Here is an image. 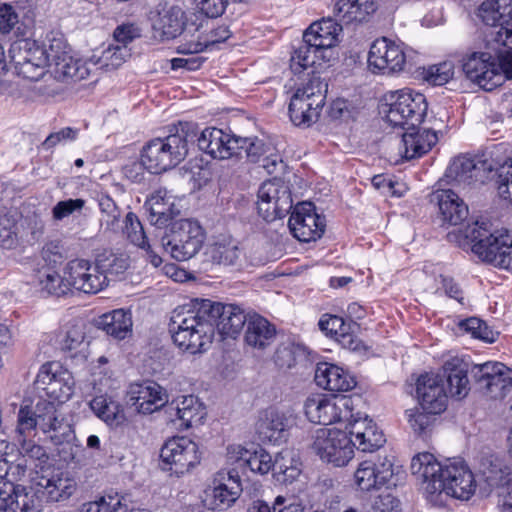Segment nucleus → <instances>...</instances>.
Masks as SVG:
<instances>
[{
  "mask_svg": "<svg viewBox=\"0 0 512 512\" xmlns=\"http://www.w3.org/2000/svg\"><path fill=\"white\" fill-rule=\"evenodd\" d=\"M149 212L148 219L156 227H164L174 218L179 211L175 208L173 197L167 190H158L153 193L145 203Z\"/></svg>",
  "mask_w": 512,
  "mask_h": 512,
  "instance_id": "30",
  "label": "nucleus"
},
{
  "mask_svg": "<svg viewBox=\"0 0 512 512\" xmlns=\"http://www.w3.org/2000/svg\"><path fill=\"white\" fill-rule=\"evenodd\" d=\"M465 238L474 254L495 267L512 271V234L508 231H492L486 221H476L468 226Z\"/></svg>",
  "mask_w": 512,
  "mask_h": 512,
  "instance_id": "6",
  "label": "nucleus"
},
{
  "mask_svg": "<svg viewBox=\"0 0 512 512\" xmlns=\"http://www.w3.org/2000/svg\"><path fill=\"white\" fill-rule=\"evenodd\" d=\"M195 140L198 148L214 159H229L237 154V136L216 127H207L198 133Z\"/></svg>",
  "mask_w": 512,
  "mask_h": 512,
  "instance_id": "22",
  "label": "nucleus"
},
{
  "mask_svg": "<svg viewBox=\"0 0 512 512\" xmlns=\"http://www.w3.org/2000/svg\"><path fill=\"white\" fill-rule=\"evenodd\" d=\"M245 464L252 472L264 475L273 471L274 460L268 452L259 449L249 454Z\"/></svg>",
  "mask_w": 512,
  "mask_h": 512,
  "instance_id": "57",
  "label": "nucleus"
},
{
  "mask_svg": "<svg viewBox=\"0 0 512 512\" xmlns=\"http://www.w3.org/2000/svg\"><path fill=\"white\" fill-rule=\"evenodd\" d=\"M124 498L118 496L102 497L99 501L89 504L86 512H125Z\"/></svg>",
  "mask_w": 512,
  "mask_h": 512,
  "instance_id": "63",
  "label": "nucleus"
},
{
  "mask_svg": "<svg viewBox=\"0 0 512 512\" xmlns=\"http://www.w3.org/2000/svg\"><path fill=\"white\" fill-rule=\"evenodd\" d=\"M244 330V342L254 349H265L276 337V328L265 317L251 313Z\"/></svg>",
  "mask_w": 512,
  "mask_h": 512,
  "instance_id": "28",
  "label": "nucleus"
},
{
  "mask_svg": "<svg viewBox=\"0 0 512 512\" xmlns=\"http://www.w3.org/2000/svg\"><path fill=\"white\" fill-rule=\"evenodd\" d=\"M35 385L53 403H64L73 395L74 380L71 373L64 370L58 362H48L41 366Z\"/></svg>",
  "mask_w": 512,
  "mask_h": 512,
  "instance_id": "14",
  "label": "nucleus"
},
{
  "mask_svg": "<svg viewBox=\"0 0 512 512\" xmlns=\"http://www.w3.org/2000/svg\"><path fill=\"white\" fill-rule=\"evenodd\" d=\"M96 63L85 61L72 56L70 53L64 55L60 61L53 66L54 77L58 80L80 81L87 78L91 72V66Z\"/></svg>",
  "mask_w": 512,
  "mask_h": 512,
  "instance_id": "39",
  "label": "nucleus"
},
{
  "mask_svg": "<svg viewBox=\"0 0 512 512\" xmlns=\"http://www.w3.org/2000/svg\"><path fill=\"white\" fill-rule=\"evenodd\" d=\"M204 240L205 232L196 221L181 219L161 238V246L177 261H186L199 252Z\"/></svg>",
  "mask_w": 512,
  "mask_h": 512,
  "instance_id": "9",
  "label": "nucleus"
},
{
  "mask_svg": "<svg viewBox=\"0 0 512 512\" xmlns=\"http://www.w3.org/2000/svg\"><path fill=\"white\" fill-rule=\"evenodd\" d=\"M394 475L393 464L390 460L362 461L354 473L357 486L363 491L379 489L388 484Z\"/></svg>",
  "mask_w": 512,
  "mask_h": 512,
  "instance_id": "26",
  "label": "nucleus"
},
{
  "mask_svg": "<svg viewBox=\"0 0 512 512\" xmlns=\"http://www.w3.org/2000/svg\"><path fill=\"white\" fill-rule=\"evenodd\" d=\"M438 137L435 131L430 129L407 130L402 135L400 151H403L406 159L421 157L431 150L437 143Z\"/></svg>",
  "mask_w": 512,
  "mask_h": 512,
  "instance_id": "32",
  "label": "nucleus"
},
{
  "mask_svg": "<svg viewBox=\"0 0 512 512\" xmlns=\"http://www.w3.org/2000/svg\"><path fill=\"white\" fill-rule=\"evenodd\" d=\"M454 76V65L450 61H444L432 65L423 71V79L434 86H442Z\"/></svg>",
  "mask_w": 512,
  "mask_h": 512,
  "instance_id": "54",
  "label": "nucleus"
},
{
  "mask_svg": "<svg viewBox=\"0 0 512 512\" xmlns=\"http://www.w3.org/2000/svg\"><path fill=\"white\" fill-rule=\"evenodd\" d=\"M185 26V13L179 6H171L159 13L153 28L163 39H174L179 36Z\"/></svg>",
  "mask_w": 512,
  "mask_h": 512,
  "instance_id": "41",
  "label": "nucleus"
},
{
  "mask_svg": "<svg viewBox=\"0 0 512 512\" xmlns=\"http://www.w3.org/2000/svg\"><path fill=\"white\" fill-rule=\"evenodd\" d=\"M18 244V226L7 218L0 219V246L4 249H13Z\"/></svg>",
  "mask_w": 512,
  "mask_h": 512,
  "instance_id": "61",
  "label": "nucleus"
},
{
  "mask_svg": "<svg viewBox=\"0 0 512 512\" xmlns=\"http://www.w3.org/2000/svg\"><path fill=\"white\" fill-rule=\"evenodd\" d=\"M124 224L123 233L126 235L127 239L135 246L146 251L148 259L154 267L160 266L162 264V258L151 248L137 215L133 212L127 213Z\"/></svg>",
  "mask_w": 512,
  "mask_h": 512,
  "instance_id": "43",
  "label": "nucleus"
},
{
  "mask_svg": "<svg viewBox=\"0 0 512 512\" xmlns=\"http://www.w3.org/2000/svg\"><path fill=\"white\" fill-rule=\"evenodd\" d=\"M37 429H39V426L36 409L32 410L29 406L20 407L17 414L14 440L18 441L20 438H32L36 435Z\"/></svg>",
  "mask_w": 512,
  "mask_h": 512,
  "instance_id": "50",
  "label": "nucleus"
},
{
  "mask_svg": "<svg viewBox=\"0 0 512 512\" xmlns=\"http://www.w3.org/2000/svg\"><path fill=\"white\" fill-rule=\"evenodd\" d=\"M69 290L73 287L84 293H98L107 286V276L99 269L98 263L85 259H74L65 268Z\"/></svg>",
  "mask_w": 512,
  "mask_h": 512,
  "instance_id": "18",
  "label": "nucleus"
},
{
  "mask_svg": "<svg viewBox=\"0 0 512 512\" xmlns=\"http://www.w3.org/2000/svg\"><path fill=\"white\" fill-rule=\"evenodd\" d=\"M449 391L452 396L465 397L469 391L468 364L453 358L444 364Z\"/></svg>",
  "mask_w": 512,
  "mask_h": 512,
  "instance_id": "44",
  "label": "nucleus"
},
{
  "mask_svg": "<svg viewBox=\"0 0 512 512\" xmlns=\"http://www.w3.org/2000/svg\"><path fill=\"white\" fill-rule=\"evenodd\" d=\"M478 17L489 26L503 28L512 20L510 0H486L478 8Z\"/></svg>",
  "mask_w": 512,
  "mask_h": 512,
  "instance_id": "38",
  "label": "nucleus"
},
{
  "mask_svg": "<svg viewBox=\"0 0 512 512\" xmlns=\"http://www.w3.org/2000/svg\"><path fill=\"white\" fill-rule=\"evenodd\" d=\"M483 176L484 164L465 156L456 157L445 171V177L449 182L464 185H471L478 181L482 182Z\"/></svg>",
  "mask_w": 512,
  "mask_h": 512,
  "instance_id": "29",
  "label": "nucleus"
},
{
  "mask_svg": "<svg viewBox=\"0 0 512 512\" xmlns=\"http://www.w3.org/2000/svg\"><path fill=\"white\" fill-rule=\"evenodd\" d=\"M497 182L500 197L512 202V158L500 166Z\"/></svg>",
  "mask_w": 512,
  "mask_h": 512,
  "instance_id": "62",
  "label": "nucleus"
},
{
  "mask_svg": "<svg viewBox=\"0 0 512 512\" xmlns=\"http://www.w3.org/2000/svg\"><path fill=\"white\" fill-rule=\"evenodd\" d=\"M462 69L468 79L487 91L504 82L502 74L496 72V58L488 52L468 55L463 59Z\"/></svg>",
  "mask_w": 512,
  "mask_h": 512,
  "instance_id": "20",
  "label": "nucleus"
},
{
  "mask_svg": "<svg viewBox=\"0 0 512 512\" xmlns=\"http://www.w3.org/2000/svg\"><path fill=\"white\" fill-rule=\"evenodd\" d=\"M510 374H512V370L507 367V372L500 371L478 385L481 389L494 394V396H504L508 392Z\"/></svg>",
  "mask_w": 512,
  "mask_h": 512,
  "instance_id": "59",
  "label": "nucleus"
},
{
  "mask_svg": "<svg viewBox=\"0 0 512 512\" xmlns=\"http://www.w3.org/2000/svg\"><path fill=\"white\" fill-rule=\"evenodd\" d=\"M35 409L39 430L49 434L53 444L72 445L77 440L72 425L60 417L52 401H39Z\"/></svg>",
  "mask_w": 512,
  "mask_h": 512,
  "instance_id": "17",
  "label": "nucleus"
},
{
  "mask_svg": "<svg viewBox=\"0 0 512 512\" xmlns=\"http://www.w3.org/2000/svg\"><path fill=\"white\" fill-rule=\"evenodd\" d=\"M173 412L181 422L180 425L186 429L202 424L206 416L204 405L194 395L183 396L180 401H173L168 407V413L172 415Z\"/></svg>",
  "mask_w": 512,
  "mask_h": 512,
  "instance_id": "33",
  "label": "nucleus"
},
{
  "mask_svg": "<svg viewBox=\"0 0 512 512\" xmlns=\"http://www.w3.org/2000/svg\"><path fill=\"white\" fill-rule=\"evenodd\" d=\"M214 488L211 494L209 503L210 509L225 510L229 508L240 496L242 492V485L231 483H221V481H214Z\"/></svg>",
  "mask_w": 512,
  "mask_h": 512,
  "instance_id": "46",
  "label": "nucleus"
},
{
  "mask_svg": "<svg viewBox=\"0 0 512 512\" xmlns=\"http://www.w3.org/2000/svg\"><path fill=\"white\" fill-rule=\"evenodd\" d=\"M412 474L423 479L427 499L435 504L444 503V496L469 500L476 491V480L462 460H448L441 464L428 452L415 455L411 460Z\"/></svg>",
  "mask_w": 512,
  "mask_h": 512,
  "instance_id": "2",
  "label": "nucleus"
},
{
  "mask_svg": "<svg viewBox=\"0 0 512 512\" xmlns=\"http://www.w3.org/2000/svg\"><path fill=\"white\" fill-rule=\"evenodd\" d=\"M295 425L296 416L291 410L268 408L259 417L256 429L263 441L281 444L287 441L290 430Z\"/></svg>",
  "mask_w": 512,
  "mask_h": 512,
  "instance_id": "19",
  "label": "nucleus"
},
{
  "mask_svg": "<svg viewBox=\"0 0 512 512\" xmlns=\"http://www.w3.org/2000/svg\"><path fill=\"white\" fill-rule=\"evenodd\" d=\"M212 326L223 337L236 338L244 329L251 313L235 304H223L206 299Z\"/></svg>",
  "mask_w": 512,
  "mask_h": 512,
  "instance_id": "21",
  "label": "nucleus"
},
{
  "mask_svg": "<svg viewBox=\"0 0 512 512\" xmlns=\"http://www.w3.org/2000/svg\"><path fill=\"white\" fill-rule=\"evenodd\" d=\"M442 221L449 225H458L468 216V206L454 191L441 190L436 195Z\"/></svg>",
  "mask_w": 512,
  "mask_h": 512,
  "instance_id": "36",
  "label": "nucleus"
},
{
  "mask_svg": "<svg viewBox=\"0 0 512 512\" xmlns=\"http://www.w3.org/2000/svg\"><path fill=\"white\" fill-rule=\"evenodd\" d=\"M206 299H196L173 310L169 332L174 344L184 352L196 354L206 351L214 337Z\"/></svg>",
  "mask_w": 512,
  "mask_h": 512,
  "instance_id": "3",
  "label": "nucleus"
},
{
  "mask_svg": "<svg viewBox=\"0 0 512 512\" xmlns=\"http://www.w3.org/2000/svg\"><path fill=\"white\" fill-rule=\"evenodd\" d=\"M18 454L15 443H10L7 440H0V479L12 478L15 475V470L18 475H24L25 468L21 464L14 465Z\"/></svg>",
  "mask_w": 512,
  "mask_h": 512,
  "instance_id": "47",
  "label": "nucleus"
},
{
  "mask_svg": "<svg viewBox=\"0 0 512 512\" xmlns=\"http://www.w3.org/2000/svg\"><path fill=\"white\" fill-rule=\"evenodd\" d=\"M84 339V333L80 329L73 327L67 331L65 338L62 340L61 348L63 351L70 352L71 357H75L84 349Z\"/></svg>",
  "mask_w": 512,
  "mask_h": 512,
  "instance_id": "64",
  "label": "nucleus"
},
{
  "mask_svg": "<svg viewBox=\"0 0 512 512\" xmlns=\"http://www.w3.org/2000/svg\"><path fill=\"white\" fill-rule=\"evenodd\" d=\"M168 402L166 391L154 381L134 383L128 392V404L139 413L150 414Z\"/></svg>",
  "mask_w": 512,
  "mask_h": 512,
  "instance_id": "24",
  "label": "nucleus"
},
{
  "mask_svg": "<svg viewBox=\"0 0 512 512\" xmlns=\"http://www.w3.org/2000/svg\"><path fill=\"white\" fill-rule=\"evenodd\" d=\"M406 55L402 47L394 41L382 37L376 39L368 53V68L374 74L389 75L402 71Z\"/></svg>",
  "mask_w": 512,
  "mask_h": 512,
  "instance_id": "15",
  "label": "nucleus"
},
{
  "mask_svg": "<svg viewBox=\"0 0 512 512\" xmlns=\"http://www.w3.org/2000/svg\"><path fill=\"white\" fill-rule=\"evenodd\" d=\"M162 469L176 476L189 472L200 463L198 445L187 437H174L160 451Z\"/></svg>",
  "mask_w": 512,
  "mask_h": 512,
  "instance_id": "13",
  "label": "nucleus"
},
{
  "mask_svg": "<svg viewBox=\"0 0 512 512\" xmlns=\"http://www.w3.org/2000/svg\"><path fill=\"white\" fill-rule=\"evenodd\" d=\"M45 47L39 46L29 38L15 40L9 50L10 62L14 65L18 76L31 81L40 80L47 69Z\"/></svg>",
  "mask_w": 512,
  "mask_h": 512,
  "instance_id": "10",
  "label": "nucleus"
},
{
  "mask_svg": "<svg viewBox=\"0 0 512 512\" xmlns=\"http://www.w3.org/2000/svg\"><path fill=\"white\" fill-rule=\"evenodd\" d=\"M97 327L116 340H123L132 335V316L124 309L113 310L101 315L96 321Z\"/></svg>",
  "mask_w": 512,
  "mask_h": 512,
  "instance_id": "35",
  "label": "nucleus"
},
{
  "mask_svg": "<svg viewBox=\"0 0 512 512\" xmlns=\"http://www.w3.org/2000/svg\"><path fill=\"white\" fill-rule=\"evenodd\" d=\"M479 476L480 490L483 494L488 495L494 489L498 490L502 487L512 488L509 473L503 468L498 459H483L479 468Z\"/></svg>",
  "mask_w": 512,
  "mask_h": 512,
  "instance_id": "31",
  "label": "nucleus"
},
{
  "mask_svg": "<svg viewBox=\"0 0 512 512\" xmlns=\"http://www.w3.org/2000/svg\"><path fill=\"white\" fill-rule=\"evenodd\" d=\"M386 109L383 110L387 121L394 127L414 130L426 115L427 101L422 93L411 89L392 91L385 96Z\"/></svg>",
  "mask_w": 512,
  "mask_h": 512,
  "instance_id": "7",
  "label": "nucleus"
},
{
  "mask_svg": "<svg viewBox=\"0 0 512 512\" xmlns=\"http://www.w3.org/2000/svg\"><path fill=\"white\" fill-rule=\"evenodd\" d=\"M237 154L234 157H241L245 154L247 159L253 163H259L263 156L267 154L272 147L263 142V140L254 138L237 137Z\"/></svg>",
  "mask_w": 512,
  "mask_h": 512,
  "instance_id": "51",
  "label": "nucleus"
},
{
  "mask_svg": "<svg viewBox=\"0 0 512 512\" xmlns=\"http://www.w3.org/2000/svg\"><path fill=\"white\" fill-rule=\"evenodd\" d=\"M37 279L41 291H45L49 295L61 296L69 291L66 275L64 274V277H61L50 268L39 271Z\"/></svg>",
  "mask_w": 512,
  "mask_h": 512,
  "instance_id": "48",
  "label": "nucleus"
},
{
  "mask_svg": "<svg viewBox=\"0 0 512 512\" xmlns=\"http://www.w3.org/2000/svg\"><path fill=\"white\" fill-rule=\"evenodd\" d=\"M98 205L101 212V228L105 232H117L120 227V210L114 200L108 195H101L98 198Z\"/></svg>",
  "mask_w": 512,
  "mask_h": 512,
  "instance_id": "49",
  "label": "nucleus"
},
{
  "mask_svg": "<svg viewBox=\"0 0 512 512\" xmlns=\"http://www.w3.org/2000/svg\"><path fill=\"white\" fill-rule=\"evenodd\" d=\"M342 25L331 17L312 23L294 49L290 68L298 74L308 68H320L332 57V48L339 42Z\"/></svg>",
  "mask_w": 512,
  "mask_h": 512,
  "instance_id": "4",
  "label": "nucleus"
},
{
  "mask_svg": "<svg viewBox=\"0 0 512 512\" xmlns=\"http://www.w3.org/2000/svg\"><path fill=\"white\" fill-rule=\"evenodd\" d=\"M15 477L0 482V511L41 512L42 499L37 488L16 485Z\"/></svg>",
  "mask_w": 512,
  "mask_h": 512,
  "instance_id": "16",
  "label": "nucleus"
},
{
  "mask_svg": "<svg viewBox=\"0 0 512 512\" xmlns=\"http://www.w3.org/2000/svg\"><path fill=\"white\" fill-rule=\"evenodd\" d=\"M301 465L293 450L284 449L274 459L273 476L281 484H290L300 476Z\"/></svg>",
  "mask_w": 512,
  "mask_h": 512,
  "instance_id": "42",
  "label": "nucleus"
},
{
  "mask_svg": "<svg viewBox=\"0 0 512 512\" xmlns=\"http://www.w3.org/2000/svg\"><path fill=\"white\" fill-rule=\"evenodd\" d=\"M86 201L81 198L61 200L52 208V217L55 221H62L73 215L80 214Z\"/></svg>",
  "mask_w": 512,
  "mask_h": 512,
  "instance_id": "56",
  "label": "nucleus"
},
{
  "mask_svg": "<svg viewBox=\"0 0 512 512\" xmlns=\"http://www.w3.org/2000/svg\"><path fill=\"white\" fill-rule=\"evenodd\" d=\"M460 328L471 334L473 338L492 343L496 340L498 332L494 331L486 322L477 318L470 317L459 323Z\"/></svg>",
  "mask_w": 512,
  "mask_h": 512,
  "instance_id": "52",
  "label": "nucleus"
},
{
  "mask_svg": "<svg viewBox=\"0 0 512 512\" xmlns=\"http://www.w3.org/2000/svg\"><path fill=\"white\" fill-rule=\"evenodd\" d=\"M196 125L179 122L169 130L166 137L148 141L142 148V157L148 166V172L160 174L176 167L187 156L189 144L195 141Z\"/></svg>",
  "mask_w": 512,
  "mask_h": 512,
  "instance_id": "5",
  "label": "nucleus"
},
{
  "mask_svg": "<svg viewBox=\"0 0 512 512\" xmlns=\"http://www.w3.org/2000/svg\"><path fill=\"white\" fill-rule=\"evenodd\" d=\"M318 325L321 331L336 341L337 337H340L342 333L350 329V324H346L343 318L335 315L322 316Z\"/></svg>",
  "mask_w": 512,
  "mask_h": 512,
  "instance_id": "60",
  "label": "nucleus"
},
{
  "mask_svg": "<svg viewBox=\"0 0 512 512\" xmlns=\"http://www.w3.org/2000/svg\"><path fill=\"white\" fill-rule=\"evenodd\" d=\"M350 405L351 399L346 397L316 394L306 399L304 412L310 422L330 425L353 418Z\"/></svg>",
  "mask_w": 512,
  "mask_h": 512,
  "instance_id": "12",
  "label": "nucleus"
},
{
  "mask_svg": "<svg viewBox=\"0 0 512 512\" xmlns=\"http://www.w3.org/2000/svg\"><path fill=\"white\" fill-rule=\"evenodd\" d=\"M408 421L411 428L415 433L422 435L432 426L435 421V415L439 413H430L429 411H420L418 409H411L406 411Z\"/></svg>",
  "mask_w": 512,
  "mask_h": 512,
  "instance_id": "58",
  "label": "nucleus"
},
{
  "mask_svg": "<svg viewBox=\"0 0 512 512\" xmlns=\"http://www.w3.org/2000/svg\"><path fill=\"white\" fill-rule=\"evenodd\" d=\"M377 10L375 0H335L334 14L345 24L363 22Z\"/></svg>",
  "mask_w": 512,
  "mask_h": 512,
  "instance_id": "34",
  "label": "nucleus"
},
{
  "mask_svg": "<svg viewBox=\"0 0 512 512\" xmlns=\"http://www.w3.org/2000/svg\"><path fill=\"white\" fill-rule=\"evenodd\" d=\"M89 406L98 418L111 427H117L125 421L123 407L107 395L94 397Z\"/></svg>",
  "mask_w": 512,
  "mask_h": 512,
  "instance_id": "45",
  "label": "nucleus"
},
{
  "mask_svg": "<svg viewBox=\"0 0 512 512\" xmlns=\"http://www.w3.org/2000/svg\"><path fill=\"white\" fill-rule=\"evenodd\" d=\"M240 255L238 242L229 236L218 238L205 251L208 261L219 265H235Z\"/></svg>",
  "mask_w": 512,
  "mask_h": 512,
  "instance_id": "40",
  "label": "nucleus"
},
{
  "mask_svg": "<svg viewBox=\"0 0 512 512\" xmlns=\"http://www.w3.org/2000/svg\"><path fill=\"white\" fill-rule=\"evenodd\" d=\"M257 196L258 213L268 222L283 218L293 208L288 227L299 241H316L323 235L325 218L316 213L311 202H301L293 207L290 189L283 181L273 179L264 182L259 187Z\"/></svg>",
  "mask_w": 512,
  "mask_h": 512,
  "instance_id": "1",
  "label": "nucleus"
},
{
  "mask_svg": "<svg viewBox=\"0 0 512 512\" xmlns=\"http://www.w3.org/2000/svg\"><path fill=\"white\" fill-rule=\"evenodd\" d=\"M38 493L41 496L42 503L59 502L67 500L75 489V483L62 476H54L52 478L42 477L36 484Z\"/></svg>",
  "mask_w": 512,
  "mask_h": 512,
  "instance_id": "37",
  "label": "nucleus"
},
{
  "mask_svg": "<svg viewBox=\"0 0 512 512\" xmlns=\"http://www.w3.org/2000/svg\"><path fill=\"white\" fill-rule=\"evenodd\" d=\"M312 449L323 461L337 467L347 465L354 456L348 433L336 428L317 429Z\"/></svg>",
  "mask_w": 512,
  "mask_h": 512,
  "instance_id": "11",
  "label": "nucleus"
},
{
  "mask_svg": "<svg viewBox=\"0 0 512 512\" xmlns=\"http://www.w3.org/2000/svg\"><path fill=\"white\" fill-rule=\"evenodd\" d=\"M416 393L421 409L430 413H442L447 407V393L440 375L426 373L417 379Z\"/></svg>",
  "mask_w": 512,
  "mask_h": 512,
  "instance_id": "23",
  "label": "nucleus"
},
{
  "mask_svg": "<svg viewBox=\"0 0 512 512\" xmlns=\"http://www.w3.org/2000/svg\"><path fill=\"white\" fill-rule=\"evenodd\" d=\"M327 88V83L312 71L308 81L299 86L290 98L288 110L294 125L310 126L318 120Z\"/></svg>",
  "mask_w": 512,
  "mask_h": 512,
  "instance_id": "8",
  "label": "nucleus"
},
{
  "mask_svg": "<svg viewBox=\"0 0 512 512\" xmlns=\"http://www.w3.org/2000/svg\"><path fill=\"white\" fill-rule=\"evenodd\" d=\"M131 57V49L125 45H110L100 57L102 66L117 69Z\"/></svg>",
  "mask_w": 512,
  "mask_h": 512,
  "instance_id": "55",
  "label": "nucleus"
},
{
  "mask_svg": "<svg viewBox=\"0 0 512 512\" xmlns=\"http://www.w3.org/2000/svg\"><path fill=\"white\" fill-rule=\"evenodd\" d=\"M348 421L350 428L347 433L351 439L353 450L357 449L364 453H372L386 442L383 432L368 416L353 420L350 418Z\"/></svg>",
  "mask_w": 512,
  "mask_h": 512,
  "instance_id": "25",
  "label": "nucleus"
},
{
  "mask_svg": "<svg viewBox=\"0 0 512 512\" xmlns=\"http://www.w3.org/2000/svg\"><path fill=\"white\" fill-rule=\"evenodd\" d=\"M99 269L107 276V282L109 276L122 275L129 267V259L123 254L102 255L97 259Z\"/></svg>",
  "mask_w": 512,
  "mask_h": 512,
  "instance_id": "53",
  "label": "nucleus"
},
{
  "mask_svg": "<svg viewBox=\"0 0 512 512\" xmlns=\"http://www.w3.org/2000/svg\"><path fill=\"white\" fill-rule=\"evenodd\" d=\"M314 380L319 387L334 392H346L356 385L354 377L346 370L327 362L317 364Z\"/></svg>",
  "mask_w": 512,
  "mask_h": 512,
  "instance_id": "27",
  "label": "nucleus"
}]
</instances>
